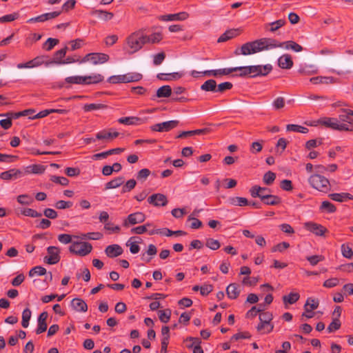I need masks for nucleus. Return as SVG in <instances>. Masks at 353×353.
I'll use <instances>...</instances> for the list:
<instances>
[{
  "mask_svg": "<svg viewBox=\"0 0 353 353\" xmlns=\"http://www.w3.org/2000/svg\"><path fill=\"white\" fill-rule=\"evenodd\" d=\"M96 139L98 140H103L105 142L112 141L111 132H108L105 130L99 131L96 134Z\"/></svg>",
  "mask_w": 353,
  "mask_h": 353,
  "instance_id": "44",
  "label": "nucleus"
},
{
  "mask_svg": "<svg viewBox=\"0 0 353 353\" xmlns=\"http://www.w3.org/2000/svg\"><path fill=\"white\" fill-rule=\"evenodd\" d=\"M320 210L327 213H334L336 210V208L334 204L328 201H324L321 203Z\"/></svg>",
  "mask_w": 353,
  "mask_h": 353,
  "instance_id": "39",
  "label": "nucleus"
},
{
  "mask_svg": "<svg viewBox=\"0 0 353 353\" xmlns=\"http://www.w3.org/2000/svg\"><path fill=\"white\" fill-rule=\"evenodd\" d=\"M319 301L317 299L310 297L307 299L304 305V310L306 312H312L313 310L318 308Z\"/></svg>",
  "mask_w": 353,
  "mask_h": 353,
  "instance_id": "30",
  "label": "nucleus"
},
{
  "mask_svg": "<svg viewBox=\"0 0 353 353\" xmlns=\"http://www.w3.org/2000/svg\"><path fill=\"white\" fill-rule=\"evenodd\" d=\"M310 81L313 84L319 83H334V79L332 77H312Z\"/></svg>",
  "mask_w": 353,
  "mask_h": 353,
  "instance_id": "32",
  "label": "nucleus"
},
{
  "mask_svg": "<svg viewBox=\"0 0 353 353\" xmlns=\"http://www.w3.org/2000/svg\"><path fill=\"white\" fill-rule=\"evenodd\" d=\"M285 99L283 97H279L274 100L272 105L275 110H278L283 108L285 106Z\"/></svg>",
  "mask_w": 353,
  "mask_h": 353,
  "instance_id": "61",
  "label": "nucleus"
},
{
  "mask_svg": "<svg viewBox=\"0 0 353 353\" xmlns=\"http://www.w3.org/2000/svg\"><path fill=\"white\" fill-rule=\"evenodd\" d=\"M252 70V75L250 77H255L257 76H266L269 74L272 70V67L270 64H267L265 65H251Z\"/></svg>",
  "mask_w": 353,
  "mask_h": 353,
  "instance_id": "11",
  "label": "nucleus"
},
{
  "mask_svg": "<svg viewBox=\"0 0 353 353\" xmlns=\"http://www.w3.org/2000/svg\"><path fill=\"white\" fill-rule=\"evenodd\" d=\"M19 17V14L18 12H14L12 14H6L1 17H0V22L1 23H6V22H11L14 21L15 19H17Z\"/></svg>",
  "mask_w": 353,
  "mask_h": 353,
  "instance_id": "55",
  "label": "nucleus"
},
{
  "mask_svg": "<svg viewBox=\"0 0 353 353\" xmlns=\"http://www.w3.org/2000/svg\"><path fill=\"white\" fill-rule=\"evenodd\" d=\"M59 43V39L48 38L46 41L43 43V48L47 51L51 50L57 43Z\"/></svg>",
  "mask_w": 353,
  "mask_h": 353,
  "instance_id": "52",
  "label": "nucleus"
},
{
  "mask_svg": "<svg viewBox=\"0 0 353 353\" xmlns=\"http://www.w3.org/2000/svg\"><path fill=\"white\" fill-rule=\"evenodd\" d=\"M47 272L46 269L42 266H35L32 268L28 273L29 276L32 277L35 274L42 276Z\"/></svg>",
  "mask_w": 353,
  "mask_h": 353,
  "instance_id": "49",
  "label": "nucleus"
},
{
  "mask_svg": "<svg viewBox=\"0 0 353 353\" xmlns=\"http://www.w3.org/2000/svg\"><path fill=\"white\" fill-rule=\"evenodd\" d=\"M179 121L176 120L165 121L150 126V130L153 132H169L175 128L179 125Z\"/></svg>",
  "mask_w": 353,
  "mask_h": 353,
  "instance_id": "5",
  "label": "nucleus"
},
{
  "mask_svg": "<svg viewBox=\"0 0 353 353\" xmlns=\"http://www.w3.org/2000/svg\"><path fill=\"white\" fill-rule=\"evenodd\" d=\"M118 122L128 125H140L145 123V119L137 117H128L119 119Z\"/></svg>",
  "mask_w": 353,
  "mask_h": 353,
  "instance_id": "18",
  "label": "nucleus"
},
{
  "mask_svg": "<svg viewBox=\"0 0 353 353\" xmlns=\"http://www.w3.org/2000/svg\"><path fill=\"white\" fill-rule=\"evenodd\" d=\"M278 65L282 69H290L293 66V61L288 54H285L278 59Z\"/></svg>",
  "mask_w": 353,
  "mask_h": 353,
  "instance_id": "20",
  "label": "nucleus"
},
{
  "mask_svg": "<svg viewBox=\"0 0 353 353\" xmlns=\"http://www.w3.org/2000/svg\"><path fill=\"white\" fill-rule=\"evenodd\" d=\"M46 170V168L40 164H32L28 166H26L24 168V172H23V175L29 174H42Z\"/></svg>",
  "mask_w": 353,
  "mask_h": 353,
  "instance_id": "21",
  "label": "nucleus"
},
{
  "mask_svg": "<svg viewBox=\"0 0 353 353\" xmlns=\"http://www.w3.org/2000/svg\"><path fill=\"white\" fill-rule=\"evenodd\" d=\"M68 47L65 46L63 48L57 50L53 56V60L51 61V63H54L56 64H62L64 59L63 58L65 56V54L68 50Z\"/></svg>",
  "mask_w": 353,
  "mask_h": 353,
  "instance_id": "29",
  "label": "nucleus"
},
{
  "mask_svg": "<svg viewBox=\"0 0 353 353\" xmlns=\"http://www.w3.org/2000/svg\"><path fill=\"white\" fill-rule=\"evenodd\" d=\"M300 298V295L297 292H290L288 295H285L283 296L282 299L283 303L286 304H294L299 301Z\"/></svg>",
  "mask_w": 353,
  "mask_h": 353,
  "instance_id": "34",
  "label": "nucleus"
},
{
  "mask_svg": "<svg viewBox=\"0 0 353 353\" xmlns=\"http://www.w3.org/2000/svg\"><path fill=\"white\" fill-rule=\"evenodd\" d=\"M150 170L148 168L140 170L137 174V179L139 181H145L150 174Z\"/></svg>",
  "mask_w": 353,
  "mask_h": 353,
  "instance_id": "57",
  "label": "nucleus"
},
{
  "mask_svg": "<svg viewBox=\"0 0 353 353\" xmlns=\"http://www.w3.org/2000/svg\"><path fill=\"white\" fill-rule=\"evenodd\" d=\"M201 89L205 91H217L221 92V84L216 85L215 80L209 79L204 82L201 86Z\"/></svg>",
  "mask_w": 353,
  "mask_h": 353,
  "instance_id": "26",
  "label": "nucleus"
},
{
  "mask_svg": "<svg viewBox=\"0 0 353 353\" xmlns=\"http://www.w3.org/2000/svg\"><path fill=\"white\" fill-rule=\"evenodd\" d=\"M188 17L187 12H183L177 14H170L166 15H162L160 17V19L162 21H178L185 20Z\"/></svg>",
  "mask_w": 353,
  "mask_h": 353,
  "instance_id": "24",
  "label": "nucleus"
},
{
  "mask_svg": "<svg viewBox=\"0 0 353 353\" xmlns=\"http://www.w3.org/2000/svg\"><path fill=\"white\" fill-rule=\"evenodd\" d=\"M263 191L271 192V190L268 188H262L259 185H254L250 190V194L253 198L259 197L261 200L262 196L264 195Z\"/></svg>",
  "mask_w": 353,
  "mask_h": 353,
  "instance_id": "28",
  "label": "nucleus"
},
{
  "mask_svg": "<svg viewBox=\"0 0 353 353\" xmlns=\"http://www.w3.org/2000/svg\"><path fill=\"white\" fill-rule=\"evenodd\" d=\"M65 81L68 83H75L81 85H85L86 83V82L85 81L84 77L81 76L69 77L65 78Z\"/></svg>",
  "mask_w": 353,
  "mask_h": 353,
  "instance_id": "47",
  "label": "nucleus"
},
{
  "mask_svg": "<svg viewBox=\"0 0 353 353\" xmlns=\"http://www.w3.org/2000/svg\"><path fill=\"white\" fill-rule=\"evenodd\" d=\"M163 39L161 32H154L149 36L144 34V41L146 43H157Z\"/></svg>",
  "mask_w": 353,
  "mask_h": 353,
  "instance_id": "31",
  "label": "nucleus"
},
{
  "mask_svg": "<svg viewBox=\"0 0 353 353\" xmlns=\"http://www.w3.org/2000/svg\"><path fill=\"white\" fill-rule=\"evenodd\" d=\"M126 43L130 48L129 53L133 54L141 50L145 44L144 41V30L140 29L129 35Z\"/></svg>",
  "mask_w": 353,
  "mask_h": 353,
  "instance_id": "2",
  "label": "nucleus"
},
{
  "mask_svg": "<svg viewBox=\"0 0 353 353\" xmlns=\"http://www.w3.org/2000/svg\"><path fill=\"white\" fill-rule=\"evenodd\" d=\"M228 201L231 205L235 206H245L249 205L248 200L245 197H230Z\"/></svg>",
  "mask_w": 353,
  "mask_h": 353,
  "instance_id": "35",
  "label": "nucleus"
},
{
  "mask_svg": "<svg viewBox=\"0 0 353 353\" xmlns=\"http://www.w3.org/2000/svg\"><path fill=\"white\" fill-rule=\"evenodd\" d=\"M124 183L123 176L117 177L105 183V189H112L121 186Z\"/></svg>",
  "mask_w": 353,
  "mask_h": 353,
  "instance_id": "38",
  "label": "nucleus"
},
{
  "mask_svg": "<svg viewBox=\"0 0 353 353\" xmlns=\"http://www.w3.org/2000/svg\"><path fill=\"white\" fill-rule=\"evenodd\" d=\"M21 214L30 217H40L42 216L41 213L37 212L35 210L31 208H25L21 211Z\"/></svg>",
  "mask_w": 353,
  "mask_h": 353,
  "instance_id": "54",
  "label": "nucleus"
},
{
  "mask_svg": "<svg viewBox=\"0 0 353 353\" xmlns=\"http://www.w3.org/2000/svg\"><path fill=\"white\" fill-rule=\"evenodd\" d=\"M109 56L105 53H90L83 59V61H91L93 64L103 63L108 61Z\"/></svg>",
  "mask_w": 353,
  "mask_h": 353,
  "instance_id": "8",
  "label": "nucleus"
},
{
  "mask_svg": "<svg viewBox=\"0 0 353 353\" xmlns=\"http://www.w3.org/2000/svg\"><path fill=\"white\" fill-rule=\"evenodd\" d=\"M84 78L85 81L86 82L85 85L98 83L103 81V77L100 74H94L92 76H85Z\"/></svg>",
  "mask_w": 353,
  "mask_h": 353,
  "instance_id": "42",
  "label": "nucleus"
},
{
  "mask_svg": "<svg viewBox=\"0 0 353 353\" xmlns=\"http://www.w3.org/2000/svg\"><path fill=\"white\" fill-rule=\"evenodd\" d=\"M92 14L97 15L99 18L105 21L111 20L114 17V14L112 12L102 10H94L92 12Z\"/></svg>",
  "mask_w": 353,
  "mask_h": 353,
  "instance_id": "33",
  "label": "nucleus"
},
{
  "mask_svg": "<svg viewBox=\"0 0 353 353\" xmlns=\"http://www.w3.org/2000/svg\"><path fill=\"white\" fill-rule=\"evenodd\" d=\"M124 75V83L137 82L140 81L143 76L138 72H129Z\"/></svg>",
  "mask_w": 353,
  "mask_h": 353,
  "instance_id": "36",
  "label": "nucleus"
},
{
  "mask_svg": "<svg viewBox=\"0 0 353 353\" xmlns=\"http://www.w3.org/2000/svg\"><path fill=\"white\" fill-rule=\"evenodd\" d=\"M171 310L169 309L159 311V318L163 323H168L170 319Z\"/></svg>",
  "mask_w": 353,
  "mask_h": 353,
  "instance_id": "50",
  "label": "nucleus"
},
{
  "mask_svg": "<svg viewBox=\"0 0 353 353\" xmlns=\"http://www.w3.org/2000/svg\"><path fill=\"white\" fill-rule=\"evenodd\" d=\"M242 32L241 28H232L226 30L222 34V42H225L240 35Z\"/></svg>",
  "mask_w": 353,
  "mask_h": 353,
  "instance_id": "25",
  "label": "nucleus"
},
{
  "mask_svg": "<svg viewBox=\"0 0 353 353\" xmlns=\"http://www.w3.org/2000/svg\"><path fill=\"white\" fill-rule=\"evenodd\" d=\"M23 176V171L19 169L12 168L1 173L0 178L3 180L9 181L16 179Z\"/></svg>",
  "mask_w": 353,
  "mask_h": 353,
  "instance_id": "14",
  "label": "nucleus"
},
{
  "mask_svg": "<svg viewBox=\"0 0 353 353\" xmlns=\"http://www.w3.org/2000/svg\"><path fill=\"white\" fill-rule=\"evenodd\" d=\"M17 201L21 205H30L34 199L28 194H21L17 197Z\"/></svg>",
  "mask_w": 353,
  "mask_h": 353,
  "instance_id": "48",
  "label": "nucleus"
},
{
  "mask_svg": "<svg viewBox=\"0 0 353 353\" xmlns=\"http://www.w3.org/2000/svg\"><path fill=\"white\" fill-rule=\"evenodd\" d=\"M251 65L250 66H243V67H236V68H223L222 69V75H228L230 74L232 72H237L239 71L240 73L238 74H236V76L241 77H250L252 75V70Z\"/></svg>",
  "mask_w": 353,
  "mask_h": 353,
  "instance_id": "10",
  "label": "nucleus"
},
{
  "mask_svg": "<svg viewBox=\"0 0 353 353\" xmlns=\"http://www.w3.org/2000/svg\"><path fill=\"white\" fill-rule=\"evenodd\" d=\"M123 250L122 248L117 244L110 245L106 247L105 252L110 258H114L122 254Z\"/></svg>",
  "mask_w": 353,
  "mask_h": 353,
  "instance_id": "17",
  "label": "nucleus"
},
{
  "mask_svg": "<svg viewBox=\"0 0 353 353\" xmlns=\"http://www.w3.org/2000/svg\"><path fill=\"white\" fill-rule=\"evenodd\" d=\"M306 259L312 265H316L319 262L324 260V256L322 255H312L307 256Z\"/></svg>",
  "mask_w": 353,
  "mask_h": 353,
  "instance_id": "62",
  "label": "nucleus"
},
{
  "mask_svg": "<svg viewBox=\"0 0 353 353\" xmlns=\"http://www.w3.org/2000/svg\"><path fill=\"white\" fill-rule=\"evenodd\" d=\"M341 252L343 256L347 259H351L353 256V250L349 245L343 244L341 245Z\"/></svg>",
  "mask_w": 353,
  "mask_h": 353,
  "instance_id": "58",
  "label": "nucleus"
},
{
  "mask_svg": "<svg viewBox=\"0 0 353 353\" xmlns=\"http://www.w3.org/2000/svg\"><path fill=\"white\" fill-rule=\"evenodd\" d=\"M50 181L63 186H67L69 184V180L64 176H52Z\"/></svg>",
  "mask_w": 353,
  "mask_h": 353,
  "instance_id": "53",
  "label": "nucleus"
},
{
  "mask_svg": "<svg viewBox=\"0 0 353 353\" xmlns=\"http://www.w3.org/2000/svg\"><path fill=\"white\" fill-rule=\"evenodd\" d=\"M328 196L333 201L338 202H343L345 199L353 200V196L350 193H332L330 194Z\"/></svg>",
  "mask_w": 353,
  "mask_h": 353,
  "instance_id": "27",
  "label": "nucleus"
},
{
  "mask_svg": "<svg viewBox=\"0 0 353 353\" xmlns=\"http://www.w3.org/2000/svg\"><path fill=\"white\" fill-rule=\"evenodd\" d=\"M276 179V174L272 171H268L263 175V181L267 185H272Z\"/></svg>",
  "mask_w": 353,
  "mask_h": 353,
  "instance_id": "45",
  "label": "nucleus"
},
{
  "mask_svg": "<svg viewBox=\"0 0 353 353\" xmlns=\"http://www.w3.org/2000/svg\"><path fill=\"white\" fill-rule=\"evenodd\" d=\"M277 47H284L287 50L290 49L296 52L303 50V47L293 41L280 43L274 39L262 38L254 41L245 43L241 46L240 52L239 51V49H236L234 53L236 54H241L243 55H248Z\"/></svg>",
  "mask_w": 353,
  "mask_h": 353,
  "instance_id": "1",
  "label": "nucleus"
},
{
  "mask_svg": "<svg viewBox=\"0 0 353 353\" xmlns=\"http://www.w3.org/2000/svg\"><path fill=\"white\" fill-rule=\"evenodd\" d=\"M92 245L88 242H74L69 247V251L74 254L84 256L91 252Z\"/></svg>",
  "mask_w": 353,
  "mask_h": 353,
  "instance_id": "4",
  "label": "nucleus"
},
{
  "mask_svg": "<svg viewBox=\"0 0 353 353\" xmlns=\"http://www.w3.org/2000/svg\"><path fill=\"white\" fill-rule=\"evenodd\" d=\"M239 288L240 286L237 283H234L230 284L226 288V293L230 299H236L241 292Z\"/></svg>",
  "mask_w": 353,
  "mask_h": 353,
  "instance_id": "23",
  "label": "nucleus"
},
{
  "mask_svg": "<svg viewBox=\"0 0 353 353\" xmlns=\"http://www.w3.org/2000/svg\"><path fill=\"white\" fill-rule=\"evenodd\" d=\"M137 182L134 179L128 180L122 188V193L131 191L136 186Z\"/></svg>",
  "mask_w": 353,
  "mask_h": 353,
  "instance_id": "59",
  "label": "nucleus"
},
{
  "mask_svg": "<svg viewBox=\"0 0 353 353\" xmlns=\"http://www.w3.org/2000/svg\"><path fill=\"white\" fill-rule=\"evenodd\" d=\"M289 247H290V244L288 243H287V242L279 243L277 245H274L272 248V252H282L285 250L288 249Z\"/></svg>",
  "mask_w": 353,
  "mask_h": 353,
  "instance_id": "63",
  "label": "nucleus"
},
{
  "mask_svg": "<svg viewBox=\"0 0 353 353\" xmlns=\"http://www.w3.org/2000/svg\"><path fill=\"white\" fill-rule=\"evenodd\" d=\"M320 123L333 130H337L339 125L338 121L335 118H325L323 121H320Z\"/></svg>",
  "mask_w": 353,
  "mask_h": 353,
  "instance_id": "40",
  "label": "nucleus"
},
{
  "mask_svg": "<svg viewBox=\"0 0 353 353\" xmlns=\"http://www.w3.org/2000/svg\"><path fill=\"white\" fill-rule=\"evenodd\" d=\"M251 334L248 332H239L235 334H234L231 339L230 341H238L239 339H250Z\"/></svg>",
  "mask_w": 353,
  "mask_h": 353,
  "instance_id": "60",
  "label": "nucleus"
},
{
  "mask_svg": "<svg viewBox=\"0 0 353 353\" xmlns=\"http://www.w3.org/2000/svg\"><path fill=\"white\" fill-rule=\"evenodd\" d=\"M148 202L156 207L165 206L168 203V199L165 195L161 193H157L149 196Z\"/></svg>",
  "mask_w": 353,
  "mask_h": 353,
  "instance_id": "12",
  "label": "nucleus"
},
{
  "mask_svg": "<svg viewBox=\"0 0 353 353\" xmlns=\"http://www.w3.org/2000/svg\"><path fill=\"white\" fill-rule=\"evenodd\" d=\"M286 23V21L285 19H279L274 22H272L268 24V26H270L271 28H270V32H275L279 28L283 27Z\"/></svg>",
  "mask_w": 353,
  "mask_h": 353,
  "instance_id": "51",
  "label": "nucleus"
},
{
  "mask_svg": "<svg viewBox=\"0 0 353 353\" xmlns=\"http://www.w3.org/2000/svg\"><path fill=\"white\" fill-rule=\"evenodd\" d=\"M334 68L333 72L339 75L349 74L353 70V63L346 60H341L334 65Z\"/></svg>",
  "mask_w": 353,
  "mask_h": 353,
  "instance_id": "7",
  "label": "nucleus"
},
{
  "mask_svg": "<svg viewBox=\"0 0 353 353\" xmlns=\"http://www.w3.org/2000/svg\"><path fill=\"white\" fill-rule=\"evenodd\" d=\"M341 325V321L338 318H334L332 321L328 325L327 330L329 333L334 332L340 329Z\"/></svg>",
  "mask_w": 353,
  "mask_h": 353,
  "instance_id": "46",
  "label": "nucleus"
},
{
  "mask_svg": "<svg viewBox=\"0 0 353 353\" xmlns=\"http://www.w3.org/2000/svg\"><path fill=\"white\" fill-rule=\"evenodd\" d=\"M107 105L102 103H90L85 104L83 109L85 112H90L93 110L105 109Z\"/></svg>",
  "mask_w": 353,
  "mask_h": 353,
  "instance_id": "43",
  "label": "nucleus"
},
{
  "mask_svg": "<svg viewBox=\"0 0 353 353\" xmlns=\"http://www.w3.org/2000/svg\"><path fill=\"white\" fill-rule=\"evenodd\" d=\"M261 201L268 205H277L281 203V199L279 196L270 194H264Z\"/></svg>",
  "mask_w": 353,
  "mask_h": 353,
  "instance_id": "19",
  "label": "nucleus"
},
{
  "mask_svg": "<svg viewBox=\"0 0 353 353\" xmlns=\"http://www.w3.org/2000/svg\"><path fill=\"white\" fill-rule=\"evenodd\" d=\"M49 256L44 257V261L50 265H54L59 262L61 259L60 249L56 246H49L47 248Z\"/></svg>",
  "mask_w": 353,
  "mask_h": 353,
  "instance_id": "6",
  "label": "nucleus"
},
{
  "mask_svg": "<svg viewBox=\"0 0 353 353\" xmlns=\"http://www.w3.org/2000/svg\"><path fill=\"white\" fill-rule=\"evenodd\" d=\"M71 305L77 312H85L88 310L87 303L79 298L73 299L71 301Z\"/></svg>",
  "mask_w": 353,
  "mask_h": 353,
  "instance_id": "22",
  "label": "nucleus"
},
{
  "mask_svg": "<svg viewBox=\"0 0 353 353\" xmlns=\"http://www.w3.org/2000/svg\"><path fill=\"white\" fill-rule=\"evenodd\" d=\"M172 94V88L170 85H163L159 88L157 91L155 97L159 98L168 97Z\"/></svg>",
  "mask_w": 353,
  "mask_h": 353,
  "instance_id": "37",
  "label": "nucleus"
},
{
  "mask_svg": "<svg viewBox=\"0 0 353 353\" xmlns=\"http://www.w3.org/2000/svg\"><path fill=\"white\" fill-rule=\"evenodd\" d=\"M308 182L313 188L321 192L327 193L331 190L330 181L321 174H312L308 179Z\"/></svg>",
  "mask_w": 353,
  "mask_h": 353,
  "instance_id": "3",
  "label": "nucleus"
},
{
  "mask_svg": "<svg viewBox=\"0 0 353 353\" xmlns=\"http://www.w3.org/2000/svg\"><path fill=\"white\" fill-rule=\"evenodd\" d=\"M48 317V313L47 312H43L40 314L38 317V327L36 330V334H39L46 331L47 323L46 320Z\"/></svg>",
  "mask_w": 353,
  "mask_h": 353,
  "instance_id": "16",
  "label": "nucleus"
},
{
  "mask_svg": "<svg viewBox=\"0 0 353 353\" xmlns=\"http://www.w3.org/2000/svg\"><path fill=\"white\" fill-rule=\"evenodd\" d=\"M150 235L153 234H163L167 236H170L173 234L175 235H185L186 232L183 230H176V231H172L171 230L168 228H163V229H157V230H152L149 231Z\"/></svg>",
  "mask_w": 353,
  "mask_h": 353,
  "instance_id": "15",
  "label": "nucleus"
},
{
  "mask_svg": "<svg viewBox=\"0 0 353 353\" xmlns=\"http://www.w3.org/2000/svg\"><path fill=\"white\" fill-rule=\"evenodd\" d=\"M72 206V202L69 201H63V200L58 201L54 204V207L59 210H64V209L70 208Z\"/></svg>",
  "mask_w": 353,
  "mask_h": 353,
  "instance_id": "56",
  "label": "nucleus"
},
{
  "mask_svg": "<svg viewBox=\"0 0 353 353\" xmlns=\"http://www.w3.org/2000/svg\"><path fill=\"white\" fill-rule=\"evenodd\" d=\"M206 246L211 250H216L220 248L221 245L218 240H214V239H208L206 241Z\"/></svg>",
  "mask_w": 353,
  "mask_h": 353,
  "instance_id": "64",
  "label": "nucleus"
},
{
  "mask_svg": "<svg viewBox=\"0 0 353 353\" xmlns=\"http://www.w3.org/2000/svg\"><path fill=\"white\" fill-rule=\"evenodd\" d=\"M305 228L317 236H323L327 231V229L322 225L313 222L305 223Z\"/></svg>",
  "mask_w": 353,
  "mask_h": 353,
  "instance_id": "13",
  "label": "nucleus"
},
{
  "mask_svg": "<svg viewBox=\"0 0 353 353\" xmlns=\"http://www.w3.org/2000/svg\"><path fill=\"white\" fill-rule=\"evenodd\" d=\"M145 215L143 212H134L128 216L123 225L124 227H128L129 225L141 223L145 220Z\"/></svg>",
  "mask_w": 353,
  "mask_h": 353,
  "instance_id": "9",
  "label": "nucleus"
},
{
  "mask_svg": "<svg viewBox=\"0 0 353 353\" xmlns=\"http://www.w3.org/2000/svg\"><path fill=\"white\" fill-rule=\"evenodd\" d=\"M286 130L287 131L301 132L303 134H306L309 131V130L307 128L296 124L287 125Z\"/></svg>",
  "mask_w": 353,
  "mask_h": 353,
  "instance_id": "41",
  "label": "nucleus"
}]
</instances>
